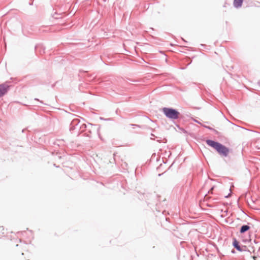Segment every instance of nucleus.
I'll return each instance as SVG.
<instances>
[{"label":"nucleus","mask_w":260,"mask_h":260,"mask_svg":"<svg viewBox=\"0 0 260 260\" xmlns=\"http://www.w3.org/2000/svg\"><path fill=\"white\" fill-rule=\"evenodd\" d=\"M206 143L209 146L214 148L219 154L224 156L228 155L229 152V149L220 143L210 140H207Z\"/></svg>","instance_id":"obj_1"},{"label":"nucleus","mask_w":260,"mask_h":260,"mask_svg":"<svg viewBox=\"0 0 260 260\" xmlns=\"http://www.w3.org/2000/svg\"><path fill=\"white\" fill-rule=\"evenodd\" d=\"M162 112L168 118L171 119H177L179 115L178 111L172 108H164Z\"/></svg>","instance_id":"obj_2"},{"label":"nucleus","mask_w":260,"mask_h":260,"mask_svg":"<svg viewBox=\"0 0 260 260\" xmlns=\"http://www.w3.org/2000/svg\"><path fill=\"white\" fill-rule=\"evenodd\" d=\"M8 86L5 84L0 85V97L5 94L8 89Z\"/></svg>","instance_id":"obj_3"},{"label":"nucleus","mask_w":260,"mask_h":260,"mask_svg":"<svg viewBox=\"0 0 260 260\" xmlns=\"http://www.w3.org/2000/svg\"><path fill=\"white\" fill-rule=\"evenodd\" d=\"M243 0H234V5L236 8L240 7L242 6Z\"/></svg>","instance_id":"obj_4"},{"label":"nucleus","mask_w":260,"mask_h":260,"mask_svg":"<svg viewBox=\"0 0 260 260\" xmlns=\"http://www.w3.org/2000/svg\"><path fill=\"white\" fill-rule=\"evenodd\" d=\"M233 245L238 250L240 251H242L240 246L239 245V242L235 239L233 242Z\"/></svg>","instance_id":"obj_5"},{"label":"nucleus","mask_w":260,"mask_h":260,"mask_svg":"<svg viewBox=\"0 0 260 260\" xmlns=\"http://www.w3.org/2000/svg\"><path fill=\"white\" fill-rule=\"evenodd\" d=\"M250 229V227L248 225H243L240 230V232L241 233H244L245 232L248 231Z\"/></svg>","instance_id":"obj_6"},{"label":"nucleus","mask_w":260,"mask_h":260,"mask_svg":"<svg viewBox=\"0 0 260 260\" xmlns=\"http://www.w3.org/2000/svg\"><path fill=\"white\" fill-rule=\"evenodd\" d=\"M255 258H256L255 257H254V256L253 257V258H254V260H256Z\"/></svg>","instance_id":"obj_7"}]
</instances>
